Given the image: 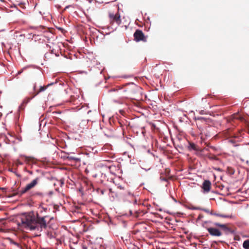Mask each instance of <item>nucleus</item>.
<instances>
[{
    "label": "nucleus",
    "instance_id": "obj_10",
    "mask_svg": "<svg viewBox=\"0 0 249 249\" xmlns=\"http://www.w3.org/2000/svg\"><path fill=\"white\" fill-rule=\"evenodd\" d=\"M89 31L90 32V36H91L90 39L91 40L92 38H94V36L98 34V32H99V30H97L96 29L89 27Z\"/></svg>",
    "mask_w": 249,
    "mask_h": 249
},
{
    "label": "nucleus",
    "instance_id": "obj_57",
    "mask_svg": "<svg viewBox=\"0 0 249 249\" xmlns=\"http://www.w3.org/2000/svg\"><path fill=\"white\" fill-rule=\"evenodd\" d=\"M229 142H231V143H234V141H233V140L232 139H230L229 140Z\"/></svg>",
    "mask_w": 249,
    "mask_h": 249
},
{
    "label": "nucleus",
    "instance_id": "obj_33",
    "mask_svg": "<svg viewBox=\"0 0 249 249\" xmlns=\"http://www.w3.org/2000/svg\"><path fill=\"white\" fill-rule=\"evenodd\" d=\"M209 214H210L212 215H215L216 216H218V213H216V212L214 213L212 211H210V213H209Z\"/></svg>",
    "mask_w": 249,
    "mask_h": 249
},
{
    "label": "nucleus",
    "instance_id": "obj_44",
    "mask_svg": "<svg viewBox=\"0 0 249 249\" xmlns=\"http://www.w3.org/2000/svg\"><path fill=\"white\" fill-rule=\"evenodd\" d=\"M205 111L204 110H201L199 111V113L200 114H204L205 113Z\"/></svg>",
    "mask_w": 249,
    "mask_h": 249
},
{
    "label": "nucleus",
    "instance_id": "obj_63",
    "mask_svg": "<svg viewBox=\"0 0 249 249\" xmlns=\"http://www.w3.org/2000/svg\"><path fill=\"white\" fill-rule=\"evenodd\" d=\"M157 211H158L159 212H162V208H159V209H157Z\"/></svg>",
    "mask_w": 249,
    "mask_h": 249
},
{
    "label": "nucleus",
    "instance_id": "obj_50",
    "mask_svg": "<svg viewBox=\"0 0 249 249\" xmlns=\"http://www.w3.org/2000/svg\"><path fill=\"white\" fill-rule=\"evenodd\" d=\"M8 171L12 172V173H15V171H14L12 169H9Z\"/></svg>",
    "mask_w": 249,
    "mask_h": 249
},
{
    "label": "nucleus",
    "instance_id": "obj_2",
    "mask_svg": "<svg viewBox=\"0 0 249 249\" xmlns=\"http://www.w3.org/2000/svg\"><path fill=\"white\" fill-rule=\"evenodd\" d=\"M134 40L137 42L142 41L146 42L147 36H145L142 31L140 29H136L134 35Z\"/></svg>",
    "mask_w": 249,
    "mask_h": 249
},
{
    "label": "nucleus",
    "instance_id": "obj_8",
    "mask_svg": "<svg viewBox=\"0 0 249 249\" xmlns=\"http://www.w3.org/2000/svg\"><path fill=\"white\" fill-rule=\"evenodd\" d=\"M207 230L210 235L218 236V228L209 227L208 228Z\"/></svg>",
    "mask_w": 249,
    "mask_h": 249
},
{
    "label": "nucleus",
    "instance_id": "obj_47",
    "mask_svg": "<svg viewBox=\"0 0 249 249\" xmlns=\"http://www.w3.org/2000/svg\"><path fill=\"white\" fill-rule=\"evenodd\" d=\"M157 215L158 217L160 218L161 219H163V216L161 214L158 213Z\"/></svg>",
    "mask_w": 249,
    "mask_h": 249
},
{
    "label": "nucleus",
    "instance_id": "obj_42",
    "mask_svg": "<svg viewBox=\"0 0 249 249\" xmlns=\"http://www.w3.org/2000/svg\"><path fill=\"white\" fill-rule=\"evenodd\" d=\"M99 38V35H98V34H97V35L94 36V38H93L94 40L96 39V40H97Z\"/></svg>",
    "mask_w": 249,
    "mask_h": 249
},
{
    "label": "nucleus",
    "instance_id": "obj_56",
    "mask_svg": "<svg viewBox=\"0 0 249 249\" xmlns=\"http://www.w3.org/2000/svg\"><path fill=\"white\" fill-rule=\"evenodd\" d=\"M36 84H35L33 87V90L34 91H36Z\"/></svg>",
    "mask_w": 249,
    "mask_h": 249
},
{
    "label": "nucleus",
    "instance_id": "obj_64",
    "mask_svg": "<svg viewBox=\"0 0 249 249\" xmlns=\"http://www.w3.org/2000/svg\"><path fill=\"white\" fill-rule=\"evenodd\" d=\"M119 188H120L121 189H124V187H123L121 185H120L119 187H118Z\"/></svg>",
    "mask_w": 249,
    "mask_h": 249
},
{
    "label": "nucleus",
    "instance_id": "obj_17",
    "mask_svg": "<svg viewBox=\"0 0 249 249\" xmlns=\"http://www.w3.org/2000/svg\"><path fill=\"white\" fill-rule=\"evenodd\" d=\"M196 147V146L194 143L189 142L188 148L190 150H195Z\"/></svg>",
    "mask_w": 249,
    "mask_h": 249
},
{
    "label": "nucleus",
    "instance_id": "obj_41",
    "mask_svg": "<svg viewBox=\"0 0 249 249\" xmlns=\"http://www.w3.org/2000/svg\"><path fill=\"white\" fill-rule=\"evenodd\" d=\"M133 211L131 210H130L129 211V216H132V215H133Z\"/></svg>",
    "mask_w": 249,
    "mask_h": 249
},
{
    "label": "nucleus",
    "instance_id": "obj_20",
    "mask_svg": "<svg viewBox=\"0 0 249 249\" xmlns=\"http://www.w3.org/2000/svg\"><path fill=\"white\" fill-rule=\"evenodd\" d=\"M211 249H218V241H213L211 245Z\"/></svg>",
    "mask_w": 249,
    "mask_h": 249
},
{
    "label": "nucleus",
    "instance_id": "obj_15",
    "mask_svg": "<svg viewBox=\"0 0 249 249\" xmlns=\"http://www.w3.org/2000/svg\"><path fill=\"white\" fill-rule=\"evenodd\" d=\"M31 67L35 68V66L32 65H27V66L24 67L20 70H19L18 71V72L17 73V75L21 74L24 71V70L27 69L29 68H31Z\"/></svg>",
    "mask_w": 249,
    "mask_h": 249
},
{
    "label": "nucleus",
    "instance_id": "obj_36",
    "mask_svg": "<svg viewBox=\"0 0 249 249\" xmlns=\"http://www.w3.org/2000/svg\"><path fill=\"white\" fill-rule=\"evenodd\" d=\"M211 222L210 221H205L203 222V223H202V226L204 227V224H207V223H211Z\"/></svg>",
    "mask_w": 249,
    "mask_h": 249
},
{
    "label": "nucleus",
    "instance_id": "obj_23",
    "mask_svg": "<svg viewBox=\"0 0 249 249\" xmlns=\"http://www.w3.org/2000/svg\"><path fill=\"white\" fill-rule=\"evenodd\" d=\"M35 195L39 196L42 197L44 196V194L40 192H36L32 194V196H35Z\"/></svg>",
    "mask_w": 249,
    "mask_h": 249
},
{
    "label": "nucleus",
    "instance_id": "obj_5",
    "mask_svg": "<svg viewBox=\"0 0 249 249\" xmlns=\"http://www.w3.org/2000/svg\"><path fill=\"white\" fill-rule=\"evenodd\" d=\"M212 183L208 180H204L201 186L202 191L204 194L208 193L211 190Z\"/></svg>",
    "mask_w": 249,
    "mask_h": 249
},
{
    "label": "nucleus",
    "instance_id": "obj_62",
    "mask_svg": "<svg viewBox=\"0 0 249 249\" xmlns=\"http://www.w3.org/2000/svg\"><path fill=\"white\" fill-rule=\"evenodd\" d=\"M212 192L215 193L216 194H218V190H216L215 191H213Z\"/></svg>",
    "mask_w": 249,
    "mask_h": 249
},
{
    "label": "nucleus",
    "instance_id": "obj_39",
    "mask_svg": "<svg viewBox=\"0 0 249 249\" xmlns=\"http://www.w3.org/2000/svg\"><path fill=\"white\" fill-rule=\"evenodd\" d=\"M132 203L134 204V205H136L137 204V199L135 198L134 199V200L132 201Z\"/></svg>",
    "mask_w": 249,
    "mask_h": 249
},
{
    "label": "nucleus",
    "instance_id": "obj_14",
    "mask_svg": "<svg viewBox=\"0 0 249 249\" xmlns=\"http://www.w3.org/2000/svg\"><path fill=\"white\" fill-rule=\"evenodd\" d=\"M64 158L65 159H68L69 160H74L76 162H80L81 161L80 158H76V157H73V156H68L65 157Z\"/></svg>",
    "mask_w": 249,
    "mask_h": 249
},
{
    "label": "nucleus",
    "instance_id": "obj_48",
    "mask_svg": "<svg viewBox=\"0 0 249 249\" xmlns=\"http://www.w3.org/2000/svg\"><path fill=\"white\" fill-rule=\"evenodd\" d=\"M61 112H58V111H53V114H60Z\"/></svg>",
    "mask_w": 249,
    "mask_h": 249
},
{
    "label": "nucleus",
    "instance_id": "obj_26",
    "mask_svg": "<svg viewBox=\"0 0 249 249\" xmlns=\"http://www.w3.org/2000/svg\"><path fill=\"white\" fill-rule=\"evenodd\" d=\"M56 29L62 33H64L65 32V29H64L62 27H56Z\"/></svg>",
    "mask_w": 249,
    "mask_h": 249
},
{
    "label": "nucleus",
    "instance_id": "obj_49",
    "mask_svg": "<svg viewBox=\"0 0 249 249\" xmlns=\"http://www.w3.org/2000/svg\"><path fill=\"white\" fill-rule=\"evenodd\" d=\"M128 195L129 196H134V195H133V194L131 193V192H128Z\"/></svg>",
    "mask_w": 249,
    "mask_h": 249
},
{
    "label": "nucleus",
    "instance_id": "obj_31",
    "mask_svg": "<svg viewBox=\"0 0 249 249\" xmlns=\"http://www.w3.org/2000/svg\"><path fill=\"white\" fill-rule=\"evenodd\" d=\"M20 157H24V158H25L26 159H28V158H31V159H34V158L32 157H29V156H27L25 155H20Z\"/></svg>",
    "mask_w": 249,
    "mask_h": 249
},
{
    "label": "nucleus",
    "instance_id": "obj_38",
    "mask_svg": "<svg viewBox=\"0 0 249 249\" xmlns=\"http://www.w3.org/2000/svg\"><path fill=\"white\" fill-rule=\"evenodd\" d=\"M164 212H165V213H168V214H172H172H174V213H172V212H170L169 211H168V210H165V211H164Z\"/></svg>",
    "mask_w": 249,
    "mask_h": 249
},
{
    "label": "nucleus",
    "instance_id": "obj_30",
    "mask_svg": "<svg viewBox=\"0 0 249 249\" xmlns=\"http://www.w3.org/2000/svg\"><path fill=\"white\" fill-rule=\"evenodd\" d=\"M48 179L50 180H56L57 181L58 180L56 178L53 177V176H51V177L48 178Z\"/></svg>",
    "mask_w": 249,
    "mask_h": 249
},
{
    "label": "nucleus",
    "instance_id": "obj_6",
    "mask_svg": "<svg viewBox=\"0 0 249 249\" xmlns=\"http://www.w3.org/2000/svg\"><path fill=\"white\" fill-rule=\"evenodd\" d=\"M36 96V95H33L31 97H26L22 101V103L18 107V111H20V110H24V108L27 104L30 102Z\"/></svg>",
    "mask_w": 249,
    "mask_h": 249
},
{
    "label": "nucleus",
    "instance_id": "obj_21",
    "mask_svg": "<svg viewBox=\"0 0 249 249\" xmlns=\"http://www.w3.org/2000/svg\"><path fill=\"white\" fill-rule=\"evenodd\" d=\"M219 217H222V218H231L232 217V214L231 213H228L227 214H220L219 213Z\"/></svg>",
    "mask_w": 249,
    "mask_h": 249
},
{
    "label": "nucleus",
    "instance_id": "obj_24",
    "mask_svg": "<svg viewBox=\"0 0 249 249\" xmlns=\"http://www.w3.org/2000/svg\"><path fill=\"white\" fill-rule=\"evenodd\" d=\"M122 88H119L118 89L117 88H112L108 90V92H116L118 91L119 90L121 89Z\"/></svg>",
    "mask_w": 249,
    "mask_h": 249
},
{
    "label": "nucleus",
    "instance_id": "obj_61",
    "mask_svg": "<svg viewBox=\"0 0 249 249\" xmlns=\"http://www.w3.org/2000/svg\"><path fill=\"white\" fill-rule=\"evenodd\" d=\"M17 6V5L13 4V6H11L10 7L11 8H12V7H15V8Z\"/></svg>",
    "mask_w": 249,
    "mask_h": 249
},
{
    "label": "nucleus",
    "instance_id": "obj_58",
    "mask_svg": "<svg viewBox=\"0 0 249 249\" xmlns=\"http://www.w3.org/2000/svg\"><path fill=\"white\" fill-rule=\"evenodd\" d=\"M15 174H16V175L17 176H18V177H20L21 176L20 174H18V173H16V172H15Z\"/></svg>",
    "mask_w": 249,
    "mask_h": 249
},
{
    "label": "nucleus",
    "instance_id": "obj_11",
    "mask_svg": "<svg viewBox=\"0 0 249 249\" xmlns=\"http://www.w3.org/2000/svg\"><path fill=\"white\" fill-rule=\"evenodd\" d=\"M38 220V218L37 215L36 216H31L29 219H28V222H29V223L32 225H37Z\"/></svg>",
    "mask_w": 249,
    "mask_h": 249
},
{
    "label": "nucleus",
    "instance_id": "obj_53",
    "mask_svg": "<svg viewBox=\"0 0 249 249\" xmlns=\"http://www.w3.org/2000/svg\"><path fill=\"white\" fill-rule=\"evenodd\" d=\"M41 208L44 211L46 212L47 210V208H45V207H41Z\"/></svg>",
    "mask_w": 249,
    "mask_h": 249
},
{
    "label": "nucleus",
    "instance_id": "obj_28",
    "mask_svg": "<svg viewBox=\"0 0 249 249\" xmlns=\"http://www.w3.org/2000/svg\"><path fill=\"white\" fill-rule=\"evenodd\" d=\"M204 216L202 214H199L198 217L196 219V221H198L201 220L202 218H203Z\"/></svg>",
    "mask_w": 249,
    "mask_h": 249
},
{
    "label": "nucleus",
    "instance_id": "obj_1",
    "mask_svg": "<svg viewBox=\"0 0 249 249\" xmlns=\"http://www.w3.org/2000/svg\"><path fill=\"white\" fill-rule=\"evenodd\" d=\"M48 217V215L41 216L37 214V217L38 218L37 225H33V227H36L35 231H41L43 229H46L47 227V223L45 220V218Z\"/></svg>",
    "mask_w": 249,
    "mask_h": 249
},
{
    "label": "nucleus",
    "instance_id": "obj_29",
    "mask_svg": "<svg viewBox=\"0 0 249 249\" xmlns=\"http://www.w3.org/2000/svg\"><path fill=\"white\" fill-rule=\"evenodd\" d=\"M160 180L161 181H165V182H167L168 181L167 178H164V177H160Z\"/></svg>",
    "mask_w": 249,
    "mask_h": 249
},
{
    "label": "nucleus",
    "instance_id": "obj_13",
    "mask_svg": "<svg viewBox=\"0 0 249 249\" xmlns=\"http://www.w3.org/2000/svg\"><path fill=\"white\" fill-rule=\"evenodd\" d=\"M29 190H30V189L26 185L25 187L23 188L20 191H18L17 194L19 196H21Z\"/></svg>",
    "mask_w": 249,
    "mask_h": 249
},
{
    "label": "nucleus",
    "instance_id": "obj_7",
    "mask_svg": "<svg viewBox=\"0 0 249 249\" xmlns=\"http://www.w3.org/2000/svg\"><path fill=\"white\" fill-rule=\"evenodd\" d=\"M21 224L18 223V226H20L21 224H24V227L25 229L29 230L31 231H35L36 229V227H33L32 224H30L29 222H28V219L24 220L22 218H21Z\"/></svg>",
    "mask_w": 249,
    "mask_h": 249
},
{
    "label": "nucleus",
    "instance_id": "obj_16",
    "mask_svg": "<svg viewBox=\"0 0 249 249\" xmlns=\"http://www.w3.org/2000/svg\"><path fill=\"white\" fill-rule=\"evenodd\" d=\"M47 89V86L46 87H45L44 86H40L39 87V91H37L36 93L33 94V95H36V96L39 93L44 91Z\"/></svg>",
    "mask_w": 249,
    "mask_h": 249
},
{
    "label": "nucleus",
    "instance_id": "obj_4",
    "mask_svg": "<svg viewBox=\"0 0 249 249\" xmlns=\"http://www.w3.org/2000/svg\"><path fill=\"white\" fill-rule=\"evenodd\" d=\"M108 16L110 19V23L111 24H113L114 21L116 22L118 25H119L121 23L122 21L121 19V15L119 13H118L117 16L113 13H109Z\"/></svg>",
    "mask_w": 249,
    "mask_h": 249
},
{
    "label": "nucleus",
    "instance_id": "obj_59",
    "mask_svg": "<svg viewBox=\"0 0 249 249\" xmlns=\"http://www.w3.org/2000/svg\"><path fill=\"white\" fill-rule=\"evenodd\" d=\"M66 139L67 140H70L71 138L68 135H67L66 137Z\"/></svg>",
    "mask_w": 249,
    "mask_h": 249
},
{
    "label": "nucleus",
    "instance_id": "obj_55",
    "mask_svg": "<svg viewBox=\"0 0 249 249\" xmlns=\"http://www.w3.org/2000/svg\"><path fill=\"white\" fill-rule=\"evenodd\" d=\"M50 53H54V49H53L51 50H50Z\"/></svg>",
    "mask_w": 249,
    "mask_h": 249
},
{
    "label": "nucleus",
    "instance_id": "obj_22",
    "mask_svg": "<svg viewBox=\"0 0 249 249\" xmlns=\"http://www.w3.org/2000/svg\"><path fill=\"white\" fill-rule=\"evenodd\" d=\"M227 172L230 175H233L235 173V170L231 167H228L227 168Z\"/></svg>",
    "mask_w": 249,
    "mask_h": 249
},
{
    "label": "nucleus",
    "instance_id": "obj_40",
    "mask_svg": "<svg viewBox=\"0 0 249 249\" xmlns=\"http://www.w3.org/2000/svg\"><path fill=\"white\" fill-rule=\"evenodd\" d=\"M201 209H202V208H200V207H194L193 208H191V209H192V210H201Z\"/></svg>",
    "mask_w": 249,
    "mask_h": 249
},
{
    "label": "nucleus",
    "instance_id": "obj_60",
    "mask_svg": "<svg viewBox=\"0 0 249 249\" xmlns=\"http://www.w3.org/2000/svg\"><path fill=\"white\" fill-rule=\"evenodd\" d=\"M217 137H218V134H216L214 135V137L215 138V139H217Z\"/></svg>",
    "mask_w": 249,
    "mask_h": 249
},
{
    "label": "nucleus",
    "instance_id": "obj_12",
    "mask_svg": "<svg viewBox=\"0 0 249 249\" xmlns=\"http://www.w3.org/2000/svg\"><path fill=\"white\" fill-rule=\"evenodd\" d=\"M194 119L196 121H200L202 123H207L211 119L210 118H208L206 117H199V116H195Z\"/></svg>",
    "mask_w": 249,
    "mask_h": 249
},
{
    "label": "nucleus",
    "instance_id": "obj_19",
    "mask_svg": "<svg viewBox=\"0 0 249 249\" xmlns=\"http://www.w3.org/2000/svg\"><path fill=\"white\" fill-rule=\"evenodd\" d=\"M243 247L245 249H249V239L246 240L244 242Z\"/></svg>",
    "mask_w": 249,
    "mask_h": 249
},
{
    "label": "nucleus",
    "instance_id": "obj_46",
    "mask_svg": "<svg viewBox=\"0 0 249 249\" xmlns=\"http://www.w3.org/2000/svg\"><path fill=\"white\" fill-rule=\"evenodd\" d=\"M211 148L213 149V150H217V148L213 146H211Z\"/></svg>",
    "mask_w": 249,
    "mask_h": 249
},
{
    "label": "nucleus",
    "instance_id": "obj_37",
    "mask_svg": "<svg viewBox=\"0 0 249 249\" xmlns=\"http://www.w3.org/2000/svg\"><path fill=\"white\" fill-rule=\"evenodd\" d=\"M53 191H50L48 193V194H47V195H48L49 196H52V195H53Z\"/></svg>",
    "mask_w": 249,
    "mask_h": 249
},
{
    "label": "nucleus",
    "instance_id": "obj_51",
    "mask_svg": "<svg viewBox=\"0 0 249 249\" xmlns=\"http://www.w3.org/2000/svg\"><path fill=\"white\" fill-rule=\"evenodd\" d=\"M124 201L127 202H128L129 203H132V201H131V200H127V199H125V200H124Z\"/></svg>",
    "mask_w": 249,
    "mask_h": 249
},
{
    "label": "nucleus",
    "instance_id": "obj_45",
    "mask_svg": "<svg viewBox=\"0 0 249 249\" xmlns=\"http://www.w3.org/2000/svg\"><path fill=\"white\" fill-rule=\"evenodd\" d=\"M147 152L148 153H149V154H151V155H152L154 156V154H153V153H152V152H151V151H150V149H148V150H147Z\"/></svg>",
    "mask_w": 249,
    "mask_h": 249
},
{
    "label": "nucleus",
    "instance_id": "obj_9",
    "mask_svg": "<svg viewBox=\"0 0 249 249\" xmlns=\"http://www.w3.org/2000/svg\"><path fill=\"white\" fill-rule=\"evenodd\" d=\"M39 180V178L37 177L35 179H33L31 182L27 184L26 186L30 190L33 188L36 185H37Z\"/></svg>",
    "mask_w": 249,
    "mask_h": 249
},
{
    "label": "nucleus",
    "instance_id": "obj_18",
    "mask_svg": "<svg viewBox=\"0 0 249 249\" xmlns=\"http://www.w3.org/2000/svg\"><path fill=\"white\" fill-rule=\"evenodd\" d=\"M8 240L9 241L10 243L11 244L14 245L16 246L17 247H18V248H21L20 246L19 245V244L18 243H17V242H16L14 241L12 239H11V238L8 237Z\"/></svg>",
    "mask_w": 249,
    "mask_h": 249
},
{
    "label": "nucleus",
    "instance_id": "obj_25",
    "mask_svg": "<svg viewBox=\"0 0 249 249\" xmlns=\"http://www.w3.org/2000/svg\"><path fill=\"white\" fill-rule=\"evenodd\" d=\"M18 5L21 8H25V3L24 2H20L18 4Z\"/></svg>",
    "mask_w": 249,
    "mask_h": 249
},
{
    "label": "nucleus",
    "instance_id": "obj_54",
    "mask_svg": "<svg viewBox=\"0 0 249 249\" xmlns=\"http://www.w3.org/2000/svg\"><path fill=\"white\" fill-rule=\"evenodd\" d=\"M71 6V5H69L66 6L65 7V10H66V9H68V8H69V7H70Z\"/></svg>",
    "mask_w": 249,
    "mask_h": 249
},
{
    "label": "nucleus",
    "instance_id": "obj_43",
    "mask_svg": "<svg viewBox=\"0 0 249 249\" xmlns=\"http://www.w3.org/2000/svg\"><path fill=\"white\" fill-rule=\"evenodd\" d=\"M172 199L173 200V201L175 203H178V201L175 197H174L173 196L172 197Z\"/></svg>",
    "mask_w": 249,
    "mask_h": 249
},
{
    "label": "nucleus",
    "instance_id": "obj_27",
    "mask_svg": "<svg viewBox=\"0 0 249 249\" xmlns=\"http://www.w3.org/2000/svg\"><path fill=\"white\" fill-rule=\"evenodd\" d=\"M19 117H20V114L19 113L18 114V115H17V116L16 117V124L17 125H19L18 124V121H19Z\"/></svg>",
    "mask_w": 249,
    "mask_h": 249
},
{
    "label": "nucleus",
    "instance_id": "obj_34",
    "mask_svg": "<svg viewBox=\"0 0 249 249\" xmlns=\"http://www.w3.org/2000/svg\"><path fill=\"white\" fill-rule=\"evenodd\" d=\"M57 83V81H55V82H51L49 84H48L47 85V88L55 84H56Z\"/></svg>",
    "mask_w": 249,
    "mask_h": 249
},
{
    "label": "nucleus",
    "instance_id": "obj_35",
    "mask_svg": "<svg viewBox=\"0 0 249 249\" xmlns=\"http://www.w3.org/2000/svg\"><path fill=\"white\" fill-rule=\"evenodd\" d=\"M59 181H60V186L62 187L64 184V181L63 179H60L59 180Z\"/></svg>",
    "mask_w": 249,
    "mask_h": 249
},
{
    "label": "nucleus",
    "instance_id": "obj_32",
    "mask_svg": "<svg viewBox=\"0 0 249 249\" xmlns=\"http://www.w3.org/2000/svg\"><path fill=\"white\" fill-rule=\"evenodd\" d=\"M201 211H203L208 213H210V211L209 209H206V208H202L201 209Z\"/></svg>",
    "mask_w": 249,
    "mask_h": 249
},
{
    "label": "nucleus",
    "instance_id": "obj_52",
    "mask_svg": "<svg viewBox=\"0 0 249 249\" xmlns=\"http://www.w3.org/2000/svg\"><path fill=\"white\" fill-rule=\"evenodd\" d=\"M122 77L123 78H127L129 77V75H124Z\"/></svg>",
    "mask_w": 249,
    "mask_h": 249
},
{
    "label": "nucleus",
    "instance_id": "obj_3",
    "mask_svg": "<svg viewBox=\"0 0 249 249\" xmlns=\"http://www.w3.org/2000/svg\"><path fill=\"white\" fill-rule=\"evenodd\" d=\"M231 232H232V230L229 227V224L219 223V236L223 233L228 234Z\"/></svg>",
    "mask_w": 249,
    "mask_h": 249
}]
</instances>
